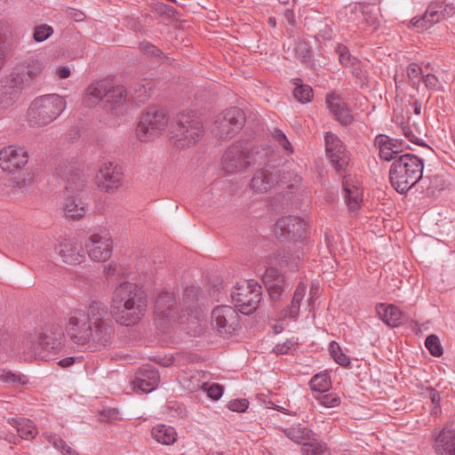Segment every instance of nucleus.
I'll return each instance as SVG.
<instances>
[{"mask_svg": "<svg viewBox=\"0 0 455 455\" xmlns=\"http://www.w3.org/2000/svg\"><path fill=\"white\" fill-rule=\"evenodd\" d=\"M256 163L253 153L247 145L234 143L223 154L222 169L229 174L238 173Z\"/></svg>", "mask_w": 455, "mask_h": 455, "instance_id": "12", "label": "nucleus"}, {"mask_svg": "<svg viewBox=\"0 0 455 455\" xmlns=\"http://www.w3.org/2000/svg\"><path fill=\"white\" fill-rule=\"evenodd\" d=\"M261 295V286L254 280H244L231 291L235 308L243 315H250L258 308Z\"/></svg>", "mask_w": 455, "mask_h": 455, "instance_id": "9", "label": "nucleus"}, {"mask_svg": "<svg viewBox=\"0 0 455 455\" xmlns=\"http://www.w3.org/2000/svg\"><path fill=\"white\" fill-rule=\"evenodd\" d=\"M89 257L98 262L108 260L112 254V240L108 234H92L85 243Z\"/></svg>", "mask_w": 455, "mask_h": 455, "instance_id": "17", "label": "nucleus"}, {"mask_svg": "<svg viewBox=\"0 0 455 455\" xmlns=\"http://www.w3.org/2000/svg\"><path fill=\"white\" fill-rule=\"evenodd\" d=\"M262 281L272 299H279L283 291L288 288L284 277L275 267H267L262 276Z\"/></svg>", "mask_w": 455, "mask_h": 455, "instance_id": "22", "label": "nucleus"}, {"mask_svg": "<svg viewBox=\"0 0 455 455\" xmlns=\"http://www.w3.org/2000/svg\"><path fill=\"white\" fill-rule=\"evenodd\" d=\"M212 326L220 335L231 334L238 326V314L230 306H218L212 311Z\"/></svg>", "mask_w": 455, "mask_h": 455, "instance_id": "15", "label": "nucleus"}, {"mask_svg": "<svg viewBox=\"0 0 455 455\" xmlns=\"http://www.w3.org/2000/svg\"><path fill=\"white\" fill-rule=\"evenodd\" d=\"M316 399L326 408L336 407L340 403V398L334 393L321 395Z\"/></svg>", "mask_w": 455, "mask_h": 455, "instance_id": "52", "label": "nucleus"}, {"mask_svg": "<svg viewBox=\"0 0 455 455\" xmlns=\"http://www.w3.org/2000/svg\"><path fill=\"white\" fill-rule=\"evenodd\" d=\"M8 422L16 428L17 433L22 439L30 440L37 435V429L28 419L12 418Z\"/></svg>", "mask_w": 455, "mask_h": 455, "instance_id": "30", "label": "nucleus"}, {"mask_svg": "<svg viewBox=\"0 0 455 455\" xmlns=\"http://www.w3.org/2000/svg\"><path fill=\"white\" fill-rule=\"evenodd\" d=\"M0 380L12 384L15 387L23 386L28 381L25 375L15 374L5 369H0Z\"/></svg>", "mask_w": 455, "mask_h": 455, "instance_id": "41", "label": "nucleus"}, {"mask_svg": "<svg viewBox=\"0 0 455 455\" xmlns=\"http://www.w3.org/2000/svg\"><path fill=\"white\" fill-rule=\"evenodd\" d=\"M111 309L118 323L124 326H133L146 315L147 295L136 283L123 282L113 291Z\"/></svg>", "mask_w": 455, "mask_h": 455, "instance_id": "2", "label": "nucleus"}, {"mask_svg": "<svg viewBox=\"0 0 455 455\" xmlns=\"http://www.w3.org/2000/svg\"><path fill=\"white\" fill-rule=\"evenodd\" d=\"M98 186L108 193L114 192L123 181L121 169L111 162L105 163L97 174Z\"/></svg>", "mask_w": 455, "mask_h": 455, "instance_id": "18", "label": "nucleus"}, {"mask_svg": "<svg viewBox=\"0 0 455 455\" xmlns=\"http://www.w3.org/2000/svg\"><path fill=\"white\" fill-rule=\"evenodd\" d=\"M55 251L69 265H79L85 259L81 244L73 239H65L55 247Z\"/></svg>", "mask_w": 455, "mask_h": 455, "instance_id": "21", "label": "nucleus"}, {"mask_svg": "<svg viewBox=\"0 0 455 455\" xmlns=\"http://www.w3.org/2000/svg\"><path fill=\"white\" fill-rule=\"evenodd\" d=\"M379 318L389 326H397L401 323L402 312L394 305L379 304L376 307Z\"/></svg>", "mask_w": 455, "mask_h": 455, "instance_id": "29", "label": "nucleus"}, {"mask_svg": "<svg viewBox=\"0 0 455 455\" xmlns=\"http://www.w3.org/2000/svg\"><path fill=\"white\" fill-rule=\"evenodd\" d=\"M293 84L296 85L293 90L294 98L302 104L310 102L314 96L312 88L307 84H303L299 78L295 79Z\"/></svg>", "mask_w": 455, "mask_h": 455, "instance_id": "36", "label": "nucleus"}, {"mask_svg": "<svg viewBox=\"0 0 455 455\" xmlns=\"http://www.w3.org/2000/svg\"><path fill=\"white\" fill-rule=\"evenodd\" d=\"M351 12L361 19L359 24L372 27L374 29L377 28L379 24V7L369 4L357 3L352 7Z\"/></svg>", "mask_w": 455, "mask_h": 455, "instance_id": "26", "label": "nucleus"}, {"mask_svg": "<svg viewBox=\"0 0 455 455\" xmlns=\"http://www.w3.org/2000/svg\"><path fill=\"white\" fill-rule=\"evenodd\" d=\"M301 453L303 455H331V451L325 443L311 437V440L301 446Z\"/></svg>", "mask_w": 455, "mask_h": 455, "instance_id": "34", "label": "nucleus"}, {"mask_svg": "<svg viewBox=\"0 0 455 455\" xmlns=\"http://www.w3.org/2000/svg\"><path fill=\"white\" fill-rule=\"evenodd\" d=\"M159 373L151 365L143 366L137 373L136 387L144 393L153 391L159 382Z\"/></svg>", "mask_w": 455, "mask_h": 455, "instance_id": "25", "label": "nucleus"}, {"mask_svg": "<svg viewBox=\"0 0 455 455\" xmlns=\"http://www.w3.org/2000/svg\"><path fill=\"white\" fill-rule=\"evenodd\" d=\"M275 233L280 241H292L294 243H303L307 236L305 221L297 216H284L275 222ZM298 245L294 251L291 248L278 250L275 258L279 266L288 267L291 271L298 270L300 263V256L303 252Z\"/></svg>", "mask_w": 455, "mask_h": 455, "instance_id": "3", "label": "nucleus"}, {"mask_svg": "<svg viewBox=\"0 0 455 455\" xmlns=\"http://www.w3.org/2000/svg\"><path fill=\"white\" fill-rule=\"evenodd\" d=\"M49 442L53 445L55 449L60 451L63 455H78V453L68 446L66 442L57 435H51Z\"/></svg>", "mask_w": 455, "mask_h": 455, "instance_id": "47", "label": "nucleus"}, {"mask_svg": "<svg viewBox=\"0 0 455 455\" xmlns=\"http://www.w3.org/2000/svg\"><path fill=\"white\" fill-rule=\"evenodd\" d=\"M283 432L286 437L301 445L311 440V437L314 435L311 429L301 427L300 425L284 428L283 429Z\"/></svg>", "mask_w": 455, "mask_h": 455, "instance_id": "32", "label": "nucleus"}, {"mask_svg": "<svg viewBox=\"0 0 455 455\" xmlns=\"http://www.w3.org/2000/svg\"><path fill=\"white\" fill-rule=\"evenodd\" d=\"M64 212L68 218L79 220L84 217L86 212L85 204L72 195L71 198L65 204Z\"/></svg>", "mask_w": 455, "mask_h": 455, "instance_id": "33", "label": "nucleus"}, {"mask_svg": "<svg viewBox=\"0 0 455 455\" xmlns=\"http://www.w3.org/2000/svg\"><path fill=\"white\" fill-rule=\"evenodd\" d=\"M343 189L348 207L351 210L357 209L362 201L361 191L359 188L355 186L350 187L347 183V180H346L343 181Z\"/></svg>", "mask_w": 455, "mask_h": 455, "instance_id": "37", "label": "nucleus"}, {"mask_svg": "<svg viewBox=\"0 0 455 455\" xmlns=\"http://www.w3.org/2000/svg\"><path fill=\"white\" fill-rule=\"evenodd\" d=\"M440 8V11H442V17L443 20L448 19L450 17H452L455 15V5L453 4H446V3H440L436 2Z\"/></svg>", "mask_w": 455, "mask_h": 455, "instance_id": "56", "label": "nucleus"}, {"mask_svg": "<svg viewBox=\"0 0 455 455\" xmlns=\"http://www.w3.org/2000/svg\"><path fill=\"white\" fill-rule=\"evenodd\" d=\"M400 124L403 135L408 139L409 141L419 146H427L424 143L426 127L422 121H420V123H417L416 121L411 122V117H408L406 123L401 121Z\"/></svg>", "mask_w": 455, "mask_h": 455, "instance_id": "27", "label": "nucleus"}, {"mask_svg": "<svg viewBox=\"0 0 455 455\" xmlns=\"http://www.w3.org/2000/svg\"><path fill=\"white\" fill-rule=\"evenodd\" d=\"M6 34L4 25L0 24V69L2 68L4 62V52L2 45L6 40Z\"/></svg>", "mask_w": 455, "mask_h": 455, "instance_id": "61", "label": "nucleus"}, {"mask_svg": "<svg viewBox=\"0 0 455 455\" xmlns=\"http://www.w3.org/2000/svg\"><path fill=\"white\" fill-rule=\"evenodd\" d=\"M425 346L434 356H440L443 353L440 339L435 334H431L426 339Z\"/></svg>", "mask_w": 455, "mask_h": 455, "instance_id": "46", "label": "nucleus"}, {"mask_svg": "<svg viewBox=\"0 0 455 455\" xmlns=\"http://www.w3.org/2000/svg\"><path fill=\"white\" fill-rule=\"evenodd\" d=\"M392 141L391 138L385 134H379L375 137V146L379 148V156L385 161L397 159L395 157L397 153L394 149L395 145Z\"/></svg>", "mask_w": 455, "mask_h": 455, "instance_id": "31", "label": "nucleus"}, {"mask_svg": "<svg viewBox=\"0 0 455 455\" xmlns=\"http://www.w3.org/2000/svg\"><path fill=\"white\" fill-rule=\"evenodd\" d=\"M204 128L199 118L191 113L177 115L171 131V140L178 148L194 146L203 136Z\"/></svg>", "mask_w": 455, "mask_h": 455, "instance_id": "6", "label": "nucleus"}, {"mask_svg": "<svg viewBox=\"0 0 455 455\" xmlns=\"http://www.w3.org/2000/svg\"><path fill=\"white\" fill-rule=\"evenodd\" d=\"M84 186V180L78 172H71L67 178L66 191L68 196L81 191Z\"/></svg>", "mask_w": 455, "mask_h": 455, "instance_id": "40", "label": "nucleus"}, {"mask_svg": "<svg viewBox=\"0 0 455 455\" xmlns=\"http://www.w3.org/2000/svg\"><path fill=\"white\" fill-rule=\"evenodd\" d=\"M272 137L275 142L279 144L288 153H292L293 148L291 142L288 140L286 135L280 130L275 129L272 132Z\"/></svg>", "mask_w": 455, "mask_h": 455, "instance_id": "51", "label": "nucleus"}, {"mask_svg": "<svg viewBox=\"0 0 455 455\" xmlns=\"http://www.w3.org/2000/svg\"><path fill=\"white\" fill-rule=\"evenodd\" d=\"M440 8L436 2L431 3L423 16L411 19L409 27L416 28L419 30H425L431 28L435 23L443 20Z\"/></svg>", "mask_w": 455, "mask_h": 455, "instance_id": "24", "label": "nucleus"}, {"mask_svg": "<svg viewBox=\"0 0 455 455\" xmlns=\"http://www.w3.org/2000/svg\"><path fill=\"white\" fill-rule=\"evenodd\" d=\"M53 34V28L47 25L42 24L36 26L33 32V39L41 43L48 39Z\"/></svg>", "mask_w": 455, "mask_h": 455, "instance_id": "48", "label": "nucleus"}, {"mask_svg": "<svg viewBox=\"0 0 455 455\" xmlns=\"http://www.w3.org/2000/svg\"><path fill=\"white\" fill-rule=\"evenodd\" d=\"M424 162L418 156L406 153L392 163L389 180L400 194H406L423 178Z\"/></svg>", "mask_w": 455, "mask_h": 455, "instance_id": "4", "label": "nucleus"}, {"mask_svg": "<svg viewBox=\"0 0 455 455\" xmlns=\"http://www.w3.org/2000/svg\"><path fill=\"white\" fill-rule=\"evenodd\" d=\"M66 331L78 345L91 343L95 348H101L111 345L115 325L108 307L100 301L92 300L86 310L70 312Z\"/></svg>", "mask_w": 455, "mask_h": 455, "instance_id": "1", "label": "nucleus"}, {"mask_svg": "<svg viewBox=\"0 0 455 455\" xmlns=\"http://www.w3.org/2000/svg\"><path fill=\"white\" fill-rule=\"evenodd\" d=\"M433 449L436 455H455V429L444 427L433 433Z\"/></svg>", "mask_w": 455, "mask_h": 455, "instance_id": "20", "label": "nucleus"}, {"mask_svg": "<svg viewBox=\"0 0 455 455\" xmlns=\"http://www.w3.org/2000/svg\"><path fill=\"white\" fill-rule=\"evenodd\" d=\"M200 295L199 287L195 285L188 286L184 289L181 303L185 307H190L198 299Z\"/></svg>", "mask_w": 455, "mask_h": 455, "instance_id": "43", "label": "nucleus"}, {"mask_svg": "<svg viewBox=\"0 0 455 455\" xmlns=\"http://www.w3.org/2000/svg\"><path fill=\"white\" fill-rule=\"evenodd\" d=\"M422 81L427 89L439 90L441 87L438 78L433 74L423 76Z\"/></svg>", "mask_w": 455, "mask_h": 455, "instance_id": "55", "label": "nucleus"}, {"mask_svg": "<svg viewBox=\"0 0 455 455\" xmlns=\"http://www.w3.org/2000/svg\"><path fill=\"white\" fill-rule=\"evenodd\" d=\"M119 411L116 408H108L102 410L100 414V419L103 422H112L118 419Z\"/></svg>", "mask_w": 455, "mask_h": 455, "instance_id": "53", "label": "nucleus"}, {"mask_svg": "<svg viewBox=\"0 0 455 455\" xmlns=\"http://www.w3.org/2000/svg\"><path fill=\"white\" fill-rule=\"evenodd\" d=\"M152 437L159 443L171 445L177 440V432L172 426L159 424L151 431Z\"/></svg>", "mask_w": 455, "mask_h": 455, "instance_id": "28", "label": "nucleus"}, {"mask_svg": "<svg viewBox=\"0 0 455 455\" xmlns=\"http://www.w3.org/2000/svg\"><path fill=\"white\" fill-rule=\"evenodd\" d=\"M244 124V112L239 108H230L217 117L212 132L220 140H228L235 136Z\"/></svg>", "mask_w": 455, "mask_h": 455, "instance_id": "14", "label": "nucleus"}, {"mask_svg": "<svg viewBox=\"0 0 455 455\" xmlns=\"http://www.w3.org/2000/svg\"><path fill=\"white\" fill-rule=\"evenodd\" d=\"M127 96V90L123 85H113L108 80H100L87 88L84 101L86 105L102 101L108 111H114L125 103Z\"/></svg>", "mask_w": 455, "mask_h": 455, "instance_id": "5", "label": "nucleus"}, {"mask_svg": "<svg viewBox=\"0 0 455 455\" xmlns=\"http://www.w3.org/2000/svg\"><path fill=\"white\" fill-rule=\"evenodd\" d=\"M329 352L333 360L343 367H348L350 364L349 357L345 355L339 345L336 341H331L329 345Z\"/></svg>", "mask_w": 455, "mask_h": 455, "instance_id": "42", "label": "nucleus"}, {"mask_svg": "<svg viewBox=\"0 0 455 455\" xmlns=\"http://www.w3.org/2000/svg\"><path fill=\"white\" fill-rule=\"evenodd\" d=\"M150 91L151 86L149 82L146 84L137 83L132 86L129 93L134 100L144 102L150 96Z\"/></svg>", "mask_w": 455, "mask_h": 455, "instance_id": "38", "label": "nucleus"}, {"mask_svg": "<svg viewBox=\"0 0 455 455\" xmlns=\"http://www.w3.org/2000/svg\"><path fill=\"white\" fill-rule=\"evenodd\" d=\"M325 100L330 112L340 124L347 125L353 122L354 118L350 110L339 96L335 93H328Z\"/></svg>", "mask_w": 455, "mask_h": 455, "instance_id": "23", "label": "nucleus"}, {"mask_svg": "<svg viewBox=\"0 0 455 455\" xmlns=\"http://www.w3.org/2000/svg\"><path fill=\"white\" fill-rule=\"evenodd\" d=\"M290 178L291 173L285 172L283 167L266 164L256 170L250 186L255 192L267 193L276 185L288 183Z\"/></svg>", "mask_w": 455, "mask_h": 455, "instance_id": "10", "label": "nucleus"}, {"mask_svg": "<svg viewBox=\"0 0 455 455\" xmlns=\"http://www.w3.org/2000/svg\"><path fill=\"white\" fill-rule=\"evenodd\" d=\"M306 289L307 287L303 283H300L298 284L294 291L291 305L285 311V316L289 315L291 318H296L299 315L300 303L306 294Z\"/></svg>", "mask_w": 455, "mask_h": 455, "instance_id": "35", "label": "nucleus"}, {"mask_svg": "<svg viewBox=\"0 0 455 455\" xmlns=\"http://www.w3.org/2000/svg\"><path fill=\"white\" fill-rule=\"evenodd\" d=\"M65 101L57 94H47L32 101L28 121L32 126H44L54 121L64 110Z\"/></svg>", "mask_w": 455, "mask_h": 455, "instance_id": "7", "label": "nucleus"}, {"mask_svg": "<svg viewBox=\"0 0 455 455\" xmlns=\"http://www.w3.org/2000/svg\"><path fill=\"white\" fill-rule=\"evenodd\" d=\"M292 343L291 341H286L282 344H277L273 348L274 353L276 355H284L289 352V350L291 348Z\"/></svg>", "mask_w": 455, "mask_h": 455, "instance_id": "62", "label": "nucleus"}, {"mask_svg": "<svg viewBox=\"0 0 455 455\" xmlns=\"http://www.w3.org/2000/svg\"><path fill=\"white\" fill-rule=\"evenodd\" d=\"M24 75L22 74H12L9 86L12 89L20 90L25 86Z\"/></svg>", "mask_w": 455, "mask_h": 455, "instance_id": "57", "label": "nucleus"}, {"mask_svg": "<svg viewBox=\"0 0 455 455\" xmlns=\"http://www.w3.org/2000/svg\"><path fill=\"white\" fill-rule=\"evenodd\" d=\"M433 404L431 414L438 416L441 413V396L438 391H432V398L430 399Z\"/></svg>", "mask_w": 455, "mask_h": 455, "instance_id": "59", "label": "nucleus"}, {"mask_svg": "<svg viewBox=\"0 0 455 455\" xmlns=\"http://www.w3.org/2000/svg\"><path fill=\"white\" fill-rule=\"evenodd\" d=\"M294 52L296 56L302 62H308L312 57V51L309 44L305 41H299L295 44Z\"/></svg>", "mask_w": 455, "mask_h": 455, "instance_id": "45", "label": "nucleus"}, {"mask_svg": "<svg viewBox=\"0 0 455 455\" xmlns=\"http://www.w3.org/2000/svg\"><path fill=\"white\" fill-rule=\"evenodd\" d=\"M326 155L330 158L337 172L346 169L349 156L340 139L334 133L328 132L324 135Z\"/></svg>", "mask_w": 455, "mask_h": 455, "instance_id": "16", "label": "nucleus"}, {"mask_svg": "<svg viewBox=\"0 0 455 455\" xmlns=\"http://www.w3.org/2000/svg\"><path fill=\"white\" fill-rule=\"evenodd\" d=\"M348 68H350L351 73L355 77H356L360 80L363 79V75L362 62L359 60H355Z\"/></svg>", "mask_w": 455, "mask_h": 455, "instance_id": "60", "label": "nucleus"}, {"mask_svg": "<svg viewBox=\"0 0 455 455\" xmlns=\"http://www.w3.org/2000/svg\"><path fill=\"white\" fill-rule=\"evenodd\" d=\"M71 74V71H70V68L67 66L65 67H60L57 68L56 70V75L60 78V79H66L68 78Z\"/></svg>", "mask_w": 455, "mask_h": 455, "instance_id": "64", "label": "nucleus"}, {"mask_svg": "<svg viewBox=\"0 0 455 455\" xmlns=\"http://www.w3.org/2000/svg\"><path fill=\"white\" fill-rule=\"evenodd\" d=\"M249 402L246 399H235L228 403V408L230 411L243 412L248 408Z\"/></svg>", "mask_w": 455, "mask_h": 455, "instance_id": "54", "label": "nucleus"}, {"mask_svg": "<svg viewBox=\"0 0 455 455\" xmlns=\"http://www.w3.org/2000/svg\"><path fill=\"white\" fill-rule=\"evenodd\" d=\"M139 48L144 54L149 57H156L168 60V58L164 56V52L160 49L148 42L140 43Z\"/></svg>", "mask_w": 455, "mask_h": 455, "instance_id": "49", "label": "nucleus"}, {"mask_svg": "<svg viewBox=\"0 0 455 455\" xmlns=\"http://www.w3.org/2000/svg\"><path fill=\"white\" fill-rule=\"evenodd\" d=\"M76 360H79V357L68 356L60 360L58 364L62 368H68L73 365Z\"/></svg>", "mask_w": 455, "mask_h": 455, "instance_id": "63", "label": "nucleus"}, {"mask_svg": "<svg viewBox=\"0 0 455 455\" xmlns=\"http://www.w3.org/2000/svg\"><path fill=\"white\" fill-rule=\"evenodd\" d=\"M28 156L23 148L12 146L0 151V167L3 171L14 172L20 170L28 163Z\"/></svg>", "mask_w": 455, "mask_h": 455, "instance_id": "19", "label": "nucleus"}, {"mask_svg": "<svg viewBox=\"0 0 455 455\" xmlns=\"http://www.w3.org/2000/svg\"><path fill=\"white\" fill-rule=\"evenodd\" d=\"M169 123L166 112L157 107H150L141 116L137 126V136L140 140L147 141L164 132Z\"/></svg>", "mask_w": 455, "mask_h": 455, "instance_id": "11", "label": "nucleus"}, {"mask_svg": "<svg viewBox=\"0 0 455 455\" xmlns=\"http://www.w3.org/2000/svg\"><path fill=\"white\" fill-rule=\"evenodd\" d=\"M310 388L320 394L327 391L331 386L330 378L327 373L315 374L309 382Z\"/></svg>", "mask_w": 455, "mask_h": 455, "instance_id": "39", "label": "nucleus"}, {"mask_svg": "<svg viewBox=\"0 0 455 455\" xmlns=\"http://www.w3.org/2000/svg\"><path fill=\"white\" fill-rule=\"evenodd\" d=\"M223 387L220 384H212L207 389V395L212 400H219L223 395Z\"/></svg>", "mask_w": 455, "mask_h": 455, "instance_id": "58", "label": "nucleus"}, {"mask_svg": "<svg viewBox=\"0 0 455 455\" xmlns=\"http://www.w3.org/2000/svg\"><path fill=\"white\" fill-rule=\"evenodd\" d=\"M337 52L339 54V60L340 64L346 68H348L358 59L352 56L348 51V49L344 45H339L337 48Z\"/></svg>", "mask_w": 455, "mask_h": 455, "instance_id": "50", "label": "nucleus"}, {"mask_svg": "<svg viewBox=\"0 0 455 455\" xmlns=\"http://www.w3.org/2000/svg\"><path fill=\"white\" fill-rule=\"evenodd\" d=\"M154 315L155 323L162 331H166L169 325L179 319L180 311L173 292L164 291L158 294L155 303Z\"/></svg>", "mask_w": 455, "mask_h": 455, "instance_id": "13", "label": "nucleus"}, {"mask_svg": "<svg viewBox=\"0 0 455 455\" xmlns=\"http://www.w3.org/2000/svg\"><path fill=\"white\" fill-rule=\"evenodd\" d=\"M406 73L408 80L412 86H417L419 84L423 77V71L421 67H419L417 63H411L407 67Z\"/></svg>", "mask_w": 455, "mask_h": 455, "instance_id": "44", "label": "nucleus"}, {"mask_svg": "<svg viewBox=\"0 0 455 455\" xmlns=\"http://www.w3.org/2000/svg\"><path fill=\"white\" fill-rule=\"evenodd\" d=\"M62 332L58 327L49 326L40 331L30 333L25 341V346L35 356L46 359L48 353L59 348Z\"/></svg>", "mask_w": 455, "mask_h": 455, "instance_id": "8", "label": "nucleus"}]
</instances>
